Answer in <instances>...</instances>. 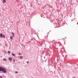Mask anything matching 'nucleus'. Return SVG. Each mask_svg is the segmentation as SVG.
Returning a JSON list of instances; mask_svg holds the SVG:
<instances>
[{
	"label": "nucleus",
	"instance_id": "39448f33",
	"mask_svg": "<svg viewBox=\"0 0 78 78\" xmlns=\"http://www.w3.org/2000/svg\"><path fill=\"white\" fill-rule=\"evenodd\" d=\"M23 56H20V59H23Z\"/></svg>",
	"mask_w": 78,
	"mask_h": 78
},
{
	"label": "nucleus",
	"instance_id": "7ed1b4c3",
	"mask_svg": "<svg viewBox=\"0 0 78 78\" xmlns=\"http://www.w3.org/2000/svg\"><path fill=\"white\" fill-rule=\"evenodd\" d=\"M3 35H2V34H0V37H1V38H3Z\"/></svg>",
	"mask_w": 78,
	"mask_h": 78
},
{
	"label": "nucleus",
	"instance_id": "9b49d317",
	"mask_svg": "<svg viewBox=\"0 0 78 78\" xmlns=\"http://www.w3.org/2000/svg\"><path fill=\"white\" fill-rule=\"evenodd\" d=\"M12 35H14V33H12Z\"/></svg>",
	"mask_w": 78,
	"mask_h": 78
},
{
	"label": "nucleus",
	"instance_id": "20e7f679",
	"mask_svg": "<svg viewBox=\"0 0 78 78\" xmlns=\"http://www.w3.org/2000/svg\"><path fill=\"white\" fill-rule=\"evenodd\" d=\"M12 56H14V57H16V55H15V54H14L13 53H12Z\"/></svg>",
	"mask_w": 78,
	"mask_h": 78
},
{
	"label": "nucleus",
	"instance_id": "1a4fd4ad",
	"mask_svg": "<svg viewBox=\"0 0 78 78\" xmlns=\"http://www.w3.org/2000/svg\"><path fill=\"white\" fill-rule=\"evenodd\" d=\"M12 38H13L12 36H11V37H10V39H12Z\"/></svg>",
	"mask_w": 78,
	"mask_h": 78
},
{
	"label": "nucleus",
	"instance_id": "6e6552de",
	"mask_svg": "<svg viewBox=\"0 0 78 78\" xmlns=\"http://www.w3.org/2000/svg\"><path fill=\"white\" fill-rule=\"evenodd\" d=\"M5 2H6V0H3V3H5Z\"/></svg>",
	"mask_w": 78,
	"mask_h": 78
},
{
	"label": "nucleus",
	"instance_id": "a211bd4d",
	"mask_svg": "<svg viewBox=\"0 0 78 78\" xmlns=\"http://www.w3.org/2000/svg\"><path fill=\"white\" fill-rule=\"evenodd\" d=\"M5 46H7V45H5Z\"/></svg>",
	"mask_w": 78,
	"mask_h": 78
},
{
	"label": "nucleus",
	"instance_id": "f3484780",
	"mask_svg": "<svg viewBox=\"0 0 78 78\" xmlns=\"http://www.w3.org/2000/svg\"><path fill=\"white\" fill-rule=\"evenodd\" d=\"M14 35H12L13 37H14Z\"/></svg>",
	"mask_w": 78,
	"mask_h": 78
},
{
	"label": "nucleus",
	"instance_id": "2eb2a0df",
	"mask_svg": "<svg viewBox=\"0 0 78 78\" xmlns=\"http://www.w3.org/2000/svg\"><path fill=\"white\" fill-rule=\"evenodd\" d=\"M27 64H28V63H29V62H27Z\"/></svg>",
	"mask_w": 78,
	"mask_h": 78
},
{
	"label": "nucleus",
	"instance_id": "423d86ee",
	"mask_svg": "<svg viewBox=\"0 0 78 78\" xmlns=\"http://www.w3.org/2000/svg\"><path fill=\"white\" fill-rule=\"evenodd\" d=\"M3 61H7V59H6V58H3Z\"/></svg>",
	"mask_w": 78,
	"mask_h": 78
},
{
	"label": "nucleus",
	"instance_id": "4468645a",
	"mask_svg": "<svg viewBox=\"0 0 78 78\" xmlns=\"http://www.w3.org/2000/svg\"><path fill=\"white\" fill-rule=\"evenodd\" d=\"M13 62H15V59L13 60Z\"/></svg>",
	"mask_w": 78,
	"mask_h": 78
},
{
	"label": "nucleus",
	"instance_id": "aec40b11",
	"mask_svg": "<svg viewBox=\"0 0 78 78\" xmlns=\"http://www.w3.org/2000/svg\"><path fill=\"white\" fill-rule=\"evenodd\" d=\"M1 67H0V68Z\"/></svg>",
	"mask_w": 78,
	"mask_h": 78
},
{
	"label": "nucleus",
	"instance_id": "0eeeda50",
	"mask_svg": "<svg viewBox=\"0 0 78 78\" xmlns=\"http://www.w3.org/2000/svg\"><path fill=\"white\" fill-rule=\"evenodd\" d=\"M8 53L9 54L10 53H11V51H8Z\"/></svg>",
	"mask_w": 78,
	"mask_h": 78
},
{
	"label": "nucleus",
	"instance_id": "dca6fc26",
	"mask_svg": "<svg viewBox=\"0 0 78 78\" xmlns=\"http://www.w3.org/2000/svg\"><path fill=\"white\" fill-rule=\"evenodd\" d=\"M0 77L1 78H2V76H0Z\"/></svg>",
	"mask_w": 78,
	"mask_h": 78
},
{
	"label": "nucleus",
	"instance_id": "9d476101",
	"mask_svg": "<svg viewBox=\"0 0 78 78\" xmlns=\"http://www.w3.org/2000/svg\"><path fill=\"white\" fill-rule=\"evenodd\" d=\"M3 37L4 38H5V36L4 34H3Z\"/></svg>",
	"mask_w": 78,
	"mask_h": 78
},
{
	"label": "nucleus",
	"instance_id": "6ab92c4d",
	"mask_svg": "<svg viewBox=\"0 0 78 78\" xmlns=\"http://www.w3.org/2000/svg\"><path fill=\"white\" fill-rule=\"evenodd\" d=\"M45 57H44V58H45Z\"/></svg>",
	"mask_w": 78,
	"mask_h": 78
},
{
	"label": "nucleus",
	"instance_id": "ddd939ff",
	"mask_svg": "<svg viewBox=\"0 0 78 78\" xmlns=\"http://www.w3.org/2000/svg\"><path fill=\"white\" fill-rule=\"evenodd\" d=\"M15 73H18V72H17V71H16Z\"/></svg>",
	"mask_w": 78,
	"mask_h": 78
},
{
	"label": "nucleus",
	"instance_id": "f257e3e1",
	"mask_svg": "<svg viewBox=\"0 0 78 78\" xmlns=\"http://www.w3.org/2000/svg\"><path fill=\"white\" fill-rule=\"evenodd\" d=\"M1 71L2 72H3L4 73H6V69L2 67H1L0 68V72Z\"/></svg>",
	"mask_w": 78,
	"mask_h": 78
},
{
	"label": "nucleus",
	"instance_id": "f03ea898",
	"mask_svg": "<svg viewBox=\"0 0 78 78\" xmlns=\"http://www.w3.org/2000/svg\"><path fill=\"white\" fill-rule=\"evenodd\" d=\"M9 60V61H12V57H9L8 58Z\"/></svg>",
	"mask_w": 78,
	"mask_h": 78
},
{
	"label": "nucleus",
	"instance_id": "f8f14e48",
	"mask_svg": "<svg viewBox=\"0 0 78 78\" xmlns=\"http://www.w3.org/2000/svg\"><path fill=\"white\" fill-rule=\"evenodd\" d=\"M18 55H22V54H20V53H19V54H18Z\"/></svg>",
	"mask_w": 78,
	"mask_h": 78
}]
</instances>
